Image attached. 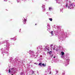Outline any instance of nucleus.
I'll list each match as a JSON object with an SVG mask.
<instances>
[{
    "label": "nucleus",
    "instance_id": "obj_1",
    "mask_svg": "<svg viewBox=\"0 0 75 75\" xmlns=\"http://www.w3.org/2000/svg\"><path fill=\"white\" fill-rule=\"evenodd\" d=\"M69 8L71 9L72 7V3L69 4Z\"/></svg>",
    "mask_w": 75,
    "mask_h": 75
},
{
    "label": "nucleus",
    "instance_id": "obj_2",
    "mask_svg": "<svg viewBox=\"0 0 75 75\" xmlns=\"http://www.w3.org/2000/svg\"><path fill=\"white\" fill-rule=\"evenodd\" d=\"M32 72V73L31 75H33V74H34V71H33Z\"/></svg>",
    "mask_w": 75,
    "mask_h": 75
},
{
    "label": "nucleus",
    "instance_id": "obj_3",
    "mask_svg": "<svg viewBox=\"0 0 75 75\" xmlns=\"http://www.w3.org/2000/svg\"><path fill=\"white\" fill-rule=\"evenodd\" d=\"M53 31H51L50 33L52 35H54V34H53Z\"/></svg>",
    "mask_w": 75,
    "mask_h": 75
},
{
    "label": "nucleus",
    "instance_id": "obj_4",
    "mask_svg": "<svg viewBox=\"0 0 75 75\" xmlns=\"http://www.w3.org/2000/svg\"><path fill=\"white\" fill-rule=\"evenodd\" d=\"M42 65H43V66L44 67H45V66H46V64H45L44 63L42 64Z\"/></svg>",
    "mask_w": 75,
    "mask_h": 75
},
{
    "label": "nucleus",
    "instance_id": "obj_5",
    "mask_svg": "<svg viewBox=\"0 0 75 75\" xmlns=\"http://www.w3.org/2000/svg\"><path fill=\"white\" fill-rule=\"evenodd\" d=\"M61 54L62 55H64V52H61Z\"/></svg>",
    "mask_w": 75,
    "mask_h": 75
},
{
    "label": "nucleus",
    "instance_id": "obj_6",
    "mask_svg": "<svg viewBox=\"0 0 75 75\" xmlns=\"http://www.w3.org/2000/svg\"><path fill=\"white\" fill-rule=\"evenodd\" d=\"M26 21H27V20L25 19L23 21V22L25 23V22H26Z\"/></svg>",
    "mask_w": 75,
    "mask_h": 75
},
{
    "label": "nucleus",
    "instance_id": "obj_7",
    "mask_svg": "<svg viewBox=\"0 0 75 75\" xmlns=\"http://www.w3.org/2000/svg\"><path fill=\"white\" fill-rule=\"evenodd\" d=\"M42 64V63H40L38 65H40V66H41V64Z\"/></svg>",
    "mask_w": 75,
    "mask_h": 75
},
{
    "label": "nucleus",
    "instance_id": "obj_8",
    "mask_svg": "<svg viewBox=\"0 0 75 75\" xmlns=\"http://www.w3.org/2000/svg\"><path fill=\"white\" fill-rule=\"evenodd\" d=\"M49 19V20H50V21H52V19L51 18H50Z\"/></svg>",
    "mask_w": 75,
    "mask_h": 75
},
{
    "label": "nucleus",
    "instance_id": "obj_9",
    "mask_svg": "<svg viewBox=\"0 0 75 75\" xmlns=\"http://www.w3.org/2000/svg\"><path fill=\"white\" fill-rule=\"evenodd\" d=\"M52 51H50L49 53V55H51L52 54Z\"/></svg>",
    "mask_w": 75,
    "mask_h": 75
},
{
    "label": "nucleus",
    "instance_id": "obj_10",
    "mask_svg": "<svg viewBox=\"0 0 75 75\" xmlns=\"http://www.w3.org/2000/svg\"><path fill=\"white\" fill-rule=\"evenodd\" d=\"M51 9H52V8H51V7L49 8V10H51Z\"/></svg>",
    "mask_w": 75,
    "mask_h": 75
},
{
    "label": "nucleus",
    "instance_id": "obj_11",
    "mask_svg": "<svg viewBox=\"0 0 75 75\" xmlns=\"http://www.w3.org/2000/svg\"><path fill=\"white\" fill-rule=\"evenodd\" d=\"M52 45H50V47L51 48H52Z\"/></svg>",
    "mask_w": 75,
    "mask_h": 75
},
{
    "label": "nucleus",
    "instance_id": "obj_12",
    "mask_svg": "<svg viewBox=\"0 0 75 75\" xmlns=\"http://www.w3.org/2000/svg\"><path fill=\"white\" fill-rule=\"evenodd\" d=\"M10 69H9V71H8V73H10Z\"/></svg>",
    "mask_w": 75,
    "mask_h": 75
},
{
    "label": "nucleus",
    "instance_id": "obj_13",
    "mask_svg": "<svg viewBox=\"0 0 75 75\" xmlns=\"http://www.w3.org/2000/svg\"><path fill=\"white\" fill-rule=\"evenodd\" d=\"M66 7H67V6H68V4H66Z\"/></svg>",
    "mask_w": 75,
    "mask_h": 75
},
{
    "label": "nucleus",
    "instance_id": "obj_14",
    "mask_svg": "<svg viewBox=\"0 0 75 75\" xmlns=\"http://www.w3.org/2000/svg\"><path fill=\"white\" fill-rule=\"evenodd\" d=\"M53 55H54L53 54H52V55H51V57H53Z\"/></svg>",
    "mask_w": 75,
    "mask_h": 75
},
{
    "label": "nucleus",
    "instance_id": "obj_15",
    "mask_svg": "<svg viewBox=\"0 0 75 75\" xmlns=\"http://www.w3.org/2000/svg\"><path fill=\"white\" fill-rule=\"evenodd\" d=\"M69 3H71V1H69Z\"/></svg>",
    "mask_w": 75,
    "mask_h": 75
},
{
    "label": "nucleus",
    "instance_id": "obj_16",
    "mask_svg": "<svg viewBox=\"0 0 75 75\" xmlns=\"http://www.w3.org/2000/svg\"><path fill=\"white\" fill-rule=\"evenodd\" d=\"M53 50H55V48H53Z\"/></svg>",
    "mask_w": 75,
    "mask_h": 75
},
{
    "label": "nucleus",
    "instance_id": "obj_17",
    "mask_svg": "<svg viewBox=\"0 0 75 75\" xmlns=\"http://www.w3.org/2000/svg\"><path fill=\"white\" fill-rule=\"evenodd\" d=\"M53 58H55V57H53Z\"/></svg>",
    "mask_w": 75,
    "mask_h": 75
},
{
    "label": "nucleus",
    "instance_id": "obj_18",
    "mask_svg": "<svg viewBox=\"0 0 75 75\" xmlns=\"http://www.w3.org/2000/svg\"><path fill=\"white\" fill-rule=\"evenodd\" d=\"M11 69H14V68Z\"/></svg>",
    "mask_w": 75,
    "mask_h": 75
},
{
    "label": "nucleus",
    "instance_id": "obj_19",
    "mask_svg": "<svg viewBox=\"0 0 75 75\" xmlns=\"http://www.w3.org/2000/svg\"><path fill=\"white\" fill-rule=\"evenodd\" d=\"M21 29H20V31H21Z\"/></svg>",
    "mask_w": 75,
    "mask_h": 75
},
{
    "label": "nucleus",
    "instance_id": "obj_20",
    "mask_svg": "<svg viewBox=\"0 0 75 75\" xmlns=\"http://www.w3.org/2000/svg\"><path fill=\"white\" fill-rule=\"evenodd\" d=\"M57 72H58V71H57Z\"/></svg>",
    "mask_w": 75,
    "mask_h": 75
},
{
    "label": "nucleus",
    "instance_id": "obj_21",
    "mask_svg": "<svg viewBox=\"0 0 75 75\" xmlns=\"http://www.w3.org/2000/svg\"><path fill=\"white\" fill-rule=\"evenodd\" d=\"M35 25H37V24H35Z\"/></svg>",
    "mask_w": 75,
    "mask_h": 75
},
{
    "label": "nucleus",
    "instance_id": "obj_22",
    "mask_svg": "<svg viewBox=\"0 0 75 75\" xmlns=\"http://www.w3.org/2000/svg\"><path fill=\"white\" fill-rule=\"evenodd\" d=\"M45 9H45H44V10Z\"/></svg>",
    "mask_w": 75,
    "mask_h": 75
}]
</instances>
